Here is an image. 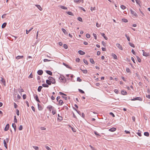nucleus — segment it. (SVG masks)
<instances>
[{
  "label": "nucleus",
  "instance_id": "nucleus-58",
  "mask_svg": "<svg viewBox=\"0 0 150 150\" xmlns=\"http://www.w3.org/2000/svg\"><path fill=\"white\" fill-rule=\"evenodd\" d=\"M52 113L53 115H54L56 113V110H52Z\"/></svg>",
  "mask_w": 150,
  "mask_h": 150
},
{
  "label": "nucleus",
  "instance_id": "nucleus-52",
  "mask_svg": "<svg viewBox=\"0 0 150 150\" xmlns=\"http://www.w3.org/2000/svg\"><path fill=\"white\" fill-rule=\"evenodd\" d=\"M58 116L59 117V118H58V119L59 120H62V117L61 116H59V114H58Z\"/></svg>",
  "mask_w": 150,
  "mask_h": 150
},
{
  "label": "nucleus",
  "instance_id": "nucleus-9",
  "mask_svg": "<svg viewBox=\"0 0 150 150\" xmlns=\"http://www.w3.org/2000/svg\"><path fill=\"white\" fill-rule=\"evenodd\" d=\"M64 79H65V77L63 76H60L59 78V79L60 80H62L61 81L62 82V81L64 80Z\"/></svg>",
  "mask_w": 150,
  "mask_h": 150
},
{
  "label": "nucleus",
  "instance_id": "nucleus-40",
  "mask_svg": "<svg viewBox=\"0 0 150 150\" xmlns=\"http://www.w3.org/2000/svg\"><path fill=\"white\" fill-rule=\"evenodd\" d=\"M122 21L123 22H125V23L127 22L128 21L127 20V19H125V18H123V19H122Z\"/></svg>",
  "mask_w": 150,
  "mask_h": 150
},
{
  "label": "nucleus",
  "instance_id": "nucleus-29",
  "mask_svg": "<svg viewBox=\"0 0 150 150\" xmlns=\"http://www.w3.org/2000/svg\"><path fill=\"white\" fill-rule=\"evenodd\" d=\"M144 135L145 136L148 137L149 136V132H144Z\"/></svg>",
  "mask_w": 150,
  "mask_h": 150
},
{
  "label": "nucleus",
  "instance_id": "nucleus-50",
  "mask_svg": "<svg viewBox=\"0 0 150 150\" xmlns=\"http://www.w3.org/2000/svg\"><path fill=\"white\" fill-rule=\"evenodd\" d=\"M33 147L35 150H38L39 148L38 146H33Z\"/></svg>",
  "mask_w": 150,
  "mask_h": 150
},
{
  "label": "nucleus",
  "instance_id": "nucleus-17",
  "mask_svg": "<svg viewBox=\"0 0 150 150\" xmlns=\"http://www.w3.org/2000/svg\"><path fill=\"white\" fill-rule=\"evenodd\" d=\"M47 108L49 109L50 110V111H51V109H54V108L51 105H49L47 107Z\"/></svg>",
  "mask_w": 150,
  "mask_h": 150
},
{
  "label": "nucleus",
  "instance_id": "nucleus-59",
  "mask_svg": "<svg viewBox=\"0 0 150 150\" xmlns=\"http://www.w3.org/2000/svg\"><path fill=\"white\" fill-rule=\"evenodd\" d=\"M16 114L18 115H19V112L18 109H16Z\"/></svg>",
  "mask_w": 150,
  "mask_h": 150
},
{
  "label": "nucleus",
  "instance_id": "nucleus-3",
  "mask_svg": "<svg viewBox=\"0 0 150 150\" xmlns=\"http://www.w3.org/2000/svg\"><path fill=\"white\" fill-rule=\"evenodd\" d=\"M116 46L120 50H123L122 47L119 43H117L116 44Z\"/></svg>",
  "mask_w": 150,
  "mask_h": 150
},
{
  "label": "nucleus",
  "instance_id": "nucleus-46",
  "mask_svg": "<svg viewBox=\"0 0 150 150\" xmlns=\"http://www.w3.org/2000/svg\"><path fill=\"white\" fill-rule=\"evenodd\" d=\"M51 60H48V59H44L43 60L44 62H49V61H51Z\"/></svg>",
  "mask_w": 150,
  "mask_h": 150
},
{
  "label": "nucleus",
  "instance_id": "nucleus-11",
  "mask_svg": "<svg viewBox=\"0 0 150 150\" xmlns=\"http://www.w3.org/2000/svg\"><path fill=\"white\" fill-rule=\"evenodd\" d=\"M45 71L46 73L48 74L50 76H52V72L51 71L49 70H46Z\"/></svg>",
  "mask_w": 150,
  "mask_h": 150
},
{
  "label": "nucleus",
  "instance_id": "nucleus-55",
  "mask_svg": "<svg viewBox=\"0 0 150 150\" xmlns=\"http://www.w3.org/2000/svg\"><path fill=\"white\" fill-rule=\"evenodd\" d=\"M23 129V126L22 125H20L19 128V129L20 130H22Z\"/></svg>",
  "mask_w": 150,
  "mask_h": 150
},
{
  "label": "nucleus",
  "instance_id": "nucleus-27",
  "mask_svg": "<svg viewBox=\"0 0 150 150\" xmlns=\"http://www.w3.org/2000/svg\"><path fill=\"white\" fill-rule=\"evenodd\" d=\"M23 56H17L16 57V59H19L20 58H22L23 57Z\"/></svg>",
  "mask_w": 150,
  "mask_h": 150
},
{
  "label": "nucleus",
  "instance_id": "nucleus-25",
  "mask_svg": "<svg viewBox=\"0 0 150 150\" xmlns=\"http://www.w3.org/2000/svg\"><path fill=\"white\" fill-rule=\"evenodd\" d=\"M42 87L41 86H40L38 87V91L39 92H40L41 91V89L42 88Z\"/></svg>",
  "mask_w": 150,
  "mask_h": 150
},
{
  "label": "nucleus",
  "instance_id": "nucleus-19",
  "mask_svg": "<svg viewBox=\"0 0 150 150\" xmlns=\"http://www.w3.org/2000/svg\"><path fill=\"white\" fill-rule=\"evenodd\" d=\"M74 2L77 3H80L82 2V3L83 2V0H74Z\"/></svg>",
  "mask_w": 150,
  "mask_h": 150
},
{
  "label": "nucleus",
  "instance_id": "nucleus-48",
  "mask_svg": "<svg viewBox=\"0 0 150 150\" xmlns=\"http://www.w3.org/2000/svg\"><path fill=\"white\" fill-rule=\"evenodd\" d=\"M18 91H19V93H21L22 92H23L24 91L22 89H18Z\"/></svg>",
  "mask_w": 150,
  "mask_h": 150
},
{
  "label": "nucleus",
  "instance_id": "nucleus-20",
  "mask_svg": "<svg viewBox=\"0 0 150 150\" xmlns=\"http://www.w3.org/2000/svg\"><path fill=\"white\" fill-rule=\"evenodd\" d=\"M101 35L102 36H103L104 37V38L106 40H107L108 39V38L105 36V34L104 33H101Z\"/></svg>",
  "mask_w": 150,
  "mask_h": 150
},
{
  "label": "nucleus",
  "instance_id": "nucleus-13",
  "mask_svg": "<svg viewBox=\"0 0 150 150\" xmlns=\"http://www.w3.org/2000/svg\"><path fill=\"white\" fill-rule=\"evenodd\" d=\"M116 130V128L115 127H112V128L110 129H109V131L110 132H112L115 131Z\"/></svg>",
  "mask_w": 150,
  "mask_h": 150
},
{
  "label": "nucleus",
  "instance_id": "nucleus-23",
  "mask_svg": "<svg viewBox=\"0 0 150 150\" xmlns=\"http://www.w3.org/2000/svg\"><path fill=\"white\" fill-rule=\"evenodd\" d=\"M62 32L65 34H68V33L67 32L66 30H65V29L63 28H62Z\"/></svg>",
  "mask_w": 150,
  "mask_h": 150
},
{
  "label": "nucleus",
  "instance_id": "nucleus-43",
  "mask_svg": "<svg viewBox=\"0 0 150 150\" xmlns=\"http://www.w3.org/2000/svg\"><path fill=\"white\" fill-rule=\"evenodd\" d=\"M136 57H137V60L139 62H141V59L138 56H137Z\"/></svg>",
  "mask_w": 150,
  "mask_h": 150
},
{
  "label": "nucleus",
  "instance_id": "nucleus-56",
  "mask_svg": "<svg viewBox=\"0 0 150 150\" xmlns=\"http://www.w3.org/2000/svg\"><path fill=\"white\" fill-rule=\"evenodd\" d=\"M33 75L31 73L30 75L28 76V78H33Z\"/></svg>",
  "mask_w": 150,
  "mask_h": 150
},
{
  "label": "nucleus",
  "instance_id": "nucleus-15",
  "mask_svg": "<svg viewBox=\"0 0 150 150\" xmlns=\"http://www.w3.org/2000/svg\"><path fill=\"white\" fill-rule=\"evenodd\" d=\"M121 93L122 95H126L127 94V92L125 91L122 90L121 92Z\"/></svg>",
  "mask_w": 150,
  "mask_h": 150
},
{
  "label": "nucleus",
  "instance_id": "nucleus-57",
  "mask_svg": "<svg viewBox=\"0 0 150 150\" xmlns=\"http://www.w3.org/2000/svg\"><path fill=\"white\" fill-rule=\"evenodd\" d=\"M110 115L112 116L113 117H115V115H114V114L112 112H110Z\"/></svg>",
  "mask_w": 150,
  "mask_h": 150
},
{
  "label": "nucleus",
  "instance_id": "nucleus-31",
  "mask_svg": "<svg viewBox=\"0 0 150 150\" xmlns=\"http://www.w3.org/2000/svg\"><path fill=\"white\" fill-rule=\"evenodd\" d=\"M59 6L62 9H67V7H66L65 6H63L60 5V6Z\"/></svg>",
  "mask_w": 150,
  "mask_h": 150
},
{
  "label": "nucleus",
  "instance_id": "nucleus-24",
  "mask_svg": "<svg viewBox=\"0 0 150 150\" xmlns=\"http://www.w3.org/2000/svg\"><path fill=\"white\" fill-rule=\"evenodd\" d=\"M3 142H4V146L6 147V149H7V145L6 141L5 140H4Z\"/></svg>",
  "mask_w": 150,
  "mask_h": 150
},
{
  "label": "nucleus",
  "instance_id": "nucleus-12",
  "mask_svg": "<svg viewBox=\"0 0 150 150\" xmlns=\"http://www.w3.org/2000/svg\"><path fill=\"white\" fill-rule=\"evenodd\" d=\"M142 51L143 52V55L146 57L148 56L149 55V54H147L146 52H145L144 50H142Z\"/></svg>",
  "mask_w": 150,
  "mask_h": 150
},
{
  "label": "nucleus",
  "instance_id": "nucleus-10",
  "mask_svg": "<svg viewBox=\"0 0 150 150\" xmlns=\"http://www.w3.org/2000/svg\"><path fill=\"white\" fill-rule=\"evenodd\" d=\"M38 109L39 110H42L43 108L42 107L39 103L38 104Z\"/></svg>",
  "mask_w": 150,
  "mask_h": 150
},
{
  "label": "nucleus",
  "instance_id": "nucleus-42",
  "mask_svg": "<svg viewBox=\"0 0 150 150\" xmlns=\"http://www.w3.org/2000/svg\"><path fill=\"white\" fill-rule=\"evenodd\" d=\"M120 7L123 10H124L126 8V7L125 6L122 5Z\"/></svg>",
  "mask_w": 150,
  "mask_h": 150
},
{
  "label": "nucleus",
  "instance_id": "nucleus-39",
  "mask_svg": "<svg viewBox=\"0 0 150 150\" xmlns=\"http://www.w3.org/2000/svg\"><path fill=\"white\" fill-rule=\"evenodd\" d=\"M67 13L69 15H71V16H74V15L73 14V13L71 12H70V11H68L67 12Z\"/></svg>",
  "mask_w": 150,
  "mask_h": 150
},
{
  "label": "nucleus",
  "instance_id": "nucleus-61",
  "mask_svg": "<svg viewBox=\"0 0 150 150\" xmlns=\"http://www.w3.org/2000/svg\"><path fill=\"white\" fill-rule=\"evenodd\" d=\"M6 14H4V15H2V17H1L2 18H5L6 17Z\"/></svg>",
  "mask_w": 150,
  "mask_h": 150
},
{
  "label": "nucleus",
  "instance_id": "nucleus-53",
  "mask_svg": "<svg viewBox=\"0 0 150 150\" xmlns=\"http://www.w3.org/2000/svg\"><path fill=\"white\" fill-rule=\"evenodd\" d=\"M86 37L87 38H89L90 37V35L89 34H87L86 35Z\"/></svg>",
  "mask_w": 150,
  "mask_h": 150
},
{
  "label": "nucleus",
  "instance_id": "nucleus-51",
  "mask_svg": "<svg viewBox=\"0 0 150 150\" xmlns=\"http://www.w3.org/2000/svg\"><path fill=\"white\" fill-rule=\"evenodd\" d=\"M63 47L66 49H67L68 48V46H67V45H66V44H64Z\"/></svg>",
  "mask_w": 150,
  "mask_h": 150
},
{
  "label": "nucleus",
  "instance_id": "nucleus-5",
  "mask_svg": "<svg viewBox=\"0 0 150 150\" xmlns=\"http://www.w3.org/2000/svg\"><path fill=\"white\" fill-rule=\"evenodd\" d=\"M34 98L37 101L39 102V103L40 102V101L38 96L37 95H34Z\"/></svg>",
  "mask_w": 150,
  "mask_h": 150
},
{
  "label": "nucleus",
  "instance_id": "nucleus-33",
  "mask_svg": "<svg viewBox=\"0 0 150 150\" xmlns=\"http://www.w3.org/2000/svg\"><path fill=\"white\" fill-rule=\"evenodd\" d=\"M90 62L92 64H94L95 63L94 61L93 60V59L92 58L90 59Z\"/></svg>",
  "mask_w": 150,
  "mask_h": 150
},
{
  "label": "nucleus",
  "instance_id": "nucleus-2",
  "mask_svg": "<svg viewBox=\"0 0 150 150\" xmlns=\"http://www.w3.org/2000/svg\"><path fill=\"white\" fill-rule=\"evenodd\" d=\"M131 100H132V101H134V100H139V101H142V99L140 97H136L134 98L133 99H131Z\"/></svg>",
  "mask_w": 150,
  "mask_h": 150
},
{
  "label": "nucleus",
  "instance_id": "nucleus-21",
  "mask_svg": "<svg viewBox=\"0 0 150 150\" xmlns=\"http://www.w3.org/2000/svg\"><path fill=\"white\" fill-rule=\"evenodd\" d=\"M58 102H59V103L58 105H62V104L63 103V101L61 100H59L58 101Z\"/></svg>",
  "mask_w": 150,
  "mask_h": 150
},
{
  "label": "nucleus",
  "instance_id": "nucleus-14",
  "mask_svg": "<svg viewBox=\"0 0 150 150\" xmlns=\"http://www.w3.org/2000/svg\"><path fill=\"white\" fill-rule=\"evenodd\" d=\"M79 53L81 55H84L85 54V52L82 50H80L78 51Z\"/></svg>",
  "mask_w": 150,
  "mask_h": 150
},
{
  "label": "nucleus",
  "instance_id": "nucleus-8",
  "mask_svg": "<svg viewBox=\"0 0 150 150\" xmlns=\"http://www.w3.org/2000/svg\"><path fill=\"white\" fill-rule=\"evenodd\" d=\"M9 125L8 124L6 125L4 128V131H7L9 129Z\"/></svg>",
  "mask_w": 150,
  "mask_h": 150
},
{
  "label": "nucleus",
  "instance_id": "nucleus-63",
  "mask_svg": "<svg viewBox=\"0 0 150 150\" xmlns=\"http://www.w3.org/2000/svg\"><path fill=\"white\" fill-rule=\"evenodd\" d=\"M102 44L104 46V47H105V46H106V44H105V42L103 41L102 42Z\"/></svg>",
  "mask_w": 150,
  "mask_h": 150
},
{
  "label": "nucleus",
  "instance_id": "nucleus-35",
  "mask_svg": "<svg viewBox=\"0 0 150 150\" xmlns=\"http://www.w3.org/2000/svg\"><path fill=\"white\" fill-rule=\"evenodd\" d=\"M42 86L43 87H47L48 88L49 87L48 85L47 84H42Z\"/></svg>",
  "mask_w": 150,
  "mask_h": 150
},
{
  "label": "nucleus",
  "instance_id": "nucleus-37",
  "mask_svg": "<svg viewBox=\"0 0 150 150\" xmlns=\"http://www.w3.org/2000/svg\"><path fill=\"white\" fill-rule=\"evenodd\" d=\"M73 109L74 110H76L77 112L80 115L81 114V112L80 111H78L76 110V109L74 107H73Z\"/></svg>",
  "mask_w": 150,
  "mask_h": 150
},
{
  "label": "nucleus",
  "instance_id": "nucleus-41",
  "mask_svg": "<svg viewBox=\"0 0 150 150\" xmlns=\"http://www.w3.org/2000/svg\"><path fill=\"white\" fill-rule=\"evenodd\" d=\"M136 3L139 6H140V1L139 0H135Z\"/></svg>",
  "mask_w": 150,
  "mask_h": 150
},
{
  "label": "nucleus",
  "instance_id": "nucleus-62",
  "mask_svg": "<svg viewBox=\"0 0 150 150\" xmlns=\"http://www.w3.org/2000/svg\"><path fill=\"white\" fill-rule=\"evenodd\" d=\"M23 99H25L26 98V94H24L23 96Z\"/></svg>",
  "mask_w": 150,
  "mask_h": 150
},
{
  "label": "nucleus",
  "instance_id": "nucleus-1",
  "mask_svg": "<svg viewBox=\"0 0 150 150\" xmlns=\"http://www.w3.org/2000/svg\"><path fill=\"white\" fill-rule=\"evenodd\" d=\"M48 79L50 81L52 84H55L56 81L55 79L51 76H49L48 77Z\"/></svg>",
  "mask_w": 150,
  "mask_h": 150
},
{
  "label": "nucleus",
  "instance_id": "nucleus-54",
  "mask_svg": "<svg viewBox=\"0 0 150 150\" xmlns=\"http://www.w3.org/2000/svg\"><path fill=\"white\" fill-rule=\"evenodd\" d=\"M77 81H79V82H81L82 81V80L81 79H80V78L79 77H78L77 78Z\"/></svg>",
  "mask_w": 150,
  "mask_h": 150
},
{
  "label": "nucleus",
  "instance_id": "nucleus-6",
  "mask_svg": "<svg viewBox=\"0 0 150 150\" xmlns=\"http://www.w3.org/2000/svg\"><path fill=\"white\" fill-rule=\"evenodd\" d=\"M37 73L38 75H41L43 73V71L42 70H39L38 71Z\"/></svg>",
  "mask_w": 150,
  "mask_h": 150
},
{
  "label": "nucleus",
  "instance_id": "nucleus-38",
  "mask_svg": "<svg viewBox=\"0 0 150 150\" xmlns=\"http://www.w3.org/2000/svg\"><path fill=\"white\" fill-rule=\"evenodd\" d=\"M77 19L80 22H82V18L80 17H78Z\"/></svg>",
  "mask_w": 150,
  "mask_h": 150
},
{
  "label": "nucleus",
  "instance_id": "nucleus-4",
  "mask_svg": "<svg viewBox=\"0 0 150 150\" xmlns=\"http://www.w3.org/2000/svg\"><path fill=\"white\" fill-rule=\"evenodd\" d=\"M130 11L131 12V13L132 14H133V15H134V16H137V13L133 11L132 9H130Z\"/></svg>",
  "mask_w": 150,
  "mask_h": 150
},
{
  "label": "nucleus",
  "instance_id": "nucleus-49",
  "mask_svg": "<svg viewBox=\"0 0 150 150\" xmlns=\"http://www.w3.org/2000/svg\"><path fill=\"white\" fill-rule=\"evenodd\" d=\"M79 92H80L81 93H85L81 89H79Z\"/></svg>",
  "mask_w": 150,
  "mask_h": 150
},
{
  "label": "nucleus",
  "instance_id": "nucleus-34",
  "mask_svg": "<svg viewBox=\"0 0 150 150\" xmlns=\"http://www.w3.org/2000/svg\"><path fill=\"white\" fill-rule=\"evenodd\" d=\"M129 45L131 47H135V46L133 44L129 42Z\"/></svg>",
  "mask_w": 150,
  "mask_h": 150
},
{
  "label": "nucleus",
  "instance_id": "nucleus-36",
  "mask_svg": "<svg viewBox=\"0 0 150 150\" xmlns=\"http://www.w3.org/2000/svg\"><path fill=\"white\" fill-rule=\"evenodd\" d=\"M125 35L127 38V40L128 41H130L129 37V36H127V34H125Z\"/></svg>",
  "mask_w": 150,
  "mask_h": 150
},
{
  "label": "nucleus",
  "instance_id": "nucleus-16",
  "mask_svg": "<svg viewBox=\"0 0 150 150\" xmlns=\"http://www.w3.org/2000/svg\"><path fill=\"white\" fill-rule=\"evenodd\" d=\"M46 83L48 85H50L52 83L49 79H47L46 80Z\"/></svg>",
  "mask_w": 150,
  "mask_h": 150
},
{
  "label": "nucleus",
  "instance_id": "nucleus-45",
  "mask_svg": "<svg viewBox=\"0 0 150 150\" xmlns=\"http://www.w3.org/2000/svg\"><path fill=\"white\" fill-rule=\"evenodd\" d=\"M83 61L86 64H88V62L87 61V60H86L85 59H83Z\"/></svg>",
  "mask_w": 150,
  "mask_h": 150
},
{
  "label": "nucleus",
  "instance_id": "nucleus-22",
  "mask_svg": "<svg viewBox=\"0 0 150 150\" xmlns=\"http://www.w3.org/2000/svg\"><path fill=\"white\" fill-rule=\"evenodd\" d=\"M6 24H7V23H3L2 26H1V27L2 28H5L6 25Z\"/></svg>",
  "mask_w": 150,
  "mask_h": 150
},
{
  "label": "nucleus",
  "instance_id": "nucleus-64",
  "mask_svg": "<svg viewBox=\"0 0 150 150\" xmlns=\"http://www.w3.org/2000/svg\"><path fill=\"white\" fill-rule=\"evenodd\" d=\"M45 148L47 150H51V149L47 146H45Z\"/></svg>",
  "mask_w": 150,
  "mask_h": 150
},
{
  "label": "nucleus",
  "instance_id": "nucleus-44",
  "mask_svg": "<svg viewBox=\"0 0 150 150\" xmlns=\"http://www.w3.org/2000/svg\"><path fill=\"white\" fill-rule=\"evenodd\" d=\"M14 121L15 123H17V120L16 119V116H15L14 117Z\"/></svg>",
  "mask_w": 150,
  "mask_h": 150
},
{
  "label": "nucleus",
  "instance_id": "nucleus-60",
  "mask_svg": "<svg viewBox=\"0 0 150 150\" xmlns=\"http://www.w3.org/2000/svg\"><path fill=\"white\" fill-rule=\"evenodd\" d=\"M63 110L66 109L67 110L68 109V108L66 106H64L63 108Z\"/></svg>",
  "mask_w": 150,
  "mask_h": 150
},
{
  "label": "nucleus",
  "instance_id": "nucleus-7",
  "mask_svg": "<svg viewBox=\"0 0 150 150\" xmlns=\"http://www.w3.org/2000/svg\"><path fill=\"white\" fill-rule=\"evenodd\" d=\"M1 81L2 82V83H3L4 85L5 86H6V81L2 77H1Z\"/></svg>",
  "mask_w": 150,
  "mask_h": 150
},
{
  "label": "nucleus",
  "instance_id": "nucleus-30",
  "mask_svg": "<svg viewBox=\"0 0 150 150\" xmlns=\"http://www.w3.org/2000/svg\"><path fill=\"white\" fill-rule=\"evenodd\" d=\"M139 136H141V132L140 130H138V132L137 133H136Z\"/></svg>",
  "mask_w": 150,
  "mask_h": 150
},
{
  "label": "nucleus",
  "instance_id": "nucleus-32",
  "mask_svg": "<svg viewBox=\"0 0 150 150\" xmlns=\"http://www.w3.org/2000/svg\"><path fill=\"white\" fill-rule=\"evenodd\" d=\"M33 28H31L30 30H26V33L27 34H28L33 29Z\"/></svg>",
  "mask_w": 150,
  "mask_h": 150
},
{
  "label": "nucleus",
  "instance_id": "nucleus-47",
  "mask_svg": "<svg viewBox=\"0 0 150 150\" xmlns=\"http://www.w3.org/2000/svg\"><path fill=\"white\" fill-rule=\"evenodd\" d=\"M81 70L84 74H86L87 73V71L86 70H82L81 69Z\"/></svg>",
  "mask_w": 150,
  "mask_h": 150
},
{
  "label": "nucleus",
  "instance_id": "nucleus-28",
  "mask_svg": "<svg viewBox=\"0 0 150 150\" xmlns=\"http://www.w3.org/2000/svg\"><path fill=\"white\" fill-rule=\"evenodd\" d=\"M112 55L115 59H117V57L115 54H112Z\"/></svg>",
  "mask_w": 150,
  "mask_h": 150
},
{
  "label": "nucleus",
  "instance_id": "nucleus-18",
  "mask_svg": "<svg viewBox=\"0 0 150 150\" xmlns=\"http://www.w3.org/2000/svg\"><path fill=\"white\" fill-rule=\"evenodd\" d=\"M35 6L38 8V9L40 10L41 11L42 10V9L41 7L40 6V5H36Z\"/></svg>",
  "mask_w": 150,
  "mask_h": 150
},
{
  "label": "nucleus",
  "instance_id": "nucleus-26",
  "mask_svg": "<svg viewBox=\"0 0 150 150\" xmlns=\"http://www.w3.org/2000/svg\"><path fill=\"white\" fill-rule=\"evenodd\" d=\"M63 64L67 68H68L69 69H71V67H69L68 65L66 64L65 63H63Z\"/></svg>",
  "mask_w": 150,
  "mask_h": 150
}]
</instances>
